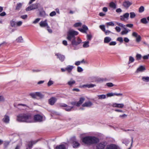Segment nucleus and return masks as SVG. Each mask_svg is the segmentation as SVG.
I'll use <instances>...</instances> for the list:
<instances>
[{
	"label": "nucleus",
	"instance_id": "nucleus-57",
	"mask_svg": "<svg viewBox=\"0 0 149 149\" xmlns=\"http://www.w3.org/2000/svg\"><path fill=\"white\" fill-rule=\"evenodd\" d=\"M40 20V19L39 18H38L36 19L34 21H33V23L34 24H36Z\"/></svg>",
	"mask_w": 149,
	"mask_h": 149
},
{
	"label": "nucleus",
	"instance_id": "nucleus-53",
	"mask_svg": "<svg viewBox=\"0 0 149 149\" xmlns=\"http://www.w3.org/2000/svg\"><path fill=\"white\" fill-rule=\"evenodd\" d=\"M82 28L83 30L85 31V32L86 33V31L88 29L87 27L85 25H83L82 26Z\"/></svg>",
	"mask_w": 149,
	"mask_h": 149
},
{
	"label": "nucleus",
	"instance_id": "nucleus-33",
	"mask_svg": "<svg viewBox=\"0 0 149 149\" xmlns=\"http://www.w3.org/2000/svg\"><path fill=\"white\" fill-rule=\"evenodd\" d=\"M75 83V81L74 80L72 79L70 81H68V84L69 85L71 86H72L73 84H74Z\"/></svg>",
	"mask_w": 149,
	"mask_h": 149
},
{
	"label": "nucleus",
	"instance_id": "nucleus-20",
	"mask_svg": "<svg viewBox=\"0 0 149 149\" xmlns=\"http://www.w3.org/2000/svg\"><path fill=\"white\" fill-rule=\"evenodd\" d=\"M93 103L91 101L86 102L82 105L83 107H89L93 105Z\"/></svg>",
	"mask_w": 149,
	"mask_h": 149
},
{
	"label": "nucleus",
	"instance_id": "nucleus-8",
	"mask_svg": "<svg viewBox=\"0 0 149 149\" xmlns=\"http://www.w3.org/2000/svg\"><path fill=\"white\" fill-rule=\"evenodd\" d=\"M129 14L127 13L124 14L123 15L120 16V19L123 21L125 22L129 19Z\"/></svg>",
	"mask_w": 149,
	"mask_h": 149
},
{
	"label": "nucleus",
	"instance_id": "nucleus-15",
	"mask_svg": "<svg viewBox=\"0 0 149 149\" xmlns=\"http://www.w3.org/2000/svg\"><path fill=\"white\" fill-rule=\"evenodd\" d=\"M2 121L4 123L8 124L9 123L10 121V117L9 116L6 115L4 116V117L2 120Z\"/></svg>",
	"mask_w": 149,
	"mask_h": 149
},
{
	"label": "nucleus",
	"instance_id": "nucleus-42",
	"mask_svg": "<svg viewBox=\"0 0 149 149\" xmlns=\"http://www.w3.org/2000/svg\"><path fill=\"white\" fill-rule=\"evenodd\" d=\"M10 25L12 27H14L16 25V23L13 20H12L10 22Z\"/></svg>",
	"mask_w": 149,
	"mask_h": 149
},
{
	"label": "nucleus",
	"instance_id": "nucleus-50",
	"mask_svg": "<svg viewBox=\"0 0 149 149\" xmlns=\"http://www.w3.org/2000/svg\"><path fill=\"white\" fill-rule=\"evenodd\" d=\"M100 28L103 31H105V26L104 25H101L100 26Z\"/></svg>",
	"mask_w": 149,
	"mask_h": 149
},
{
	"label": "nucleus",
	"instance_id": "nucleus-21",
	"mask_svg": "<svg viewBox=\"0 0 149 149\" xmlns=\"http://www.w3.org/2000/svg\"><path fill=\"white\" fill-rule=\"evenodd\" d=\"M95 86H96L95 84H92L84 85L82 86V87L84 88H93Z\"/></svg>",
	"mask_w": 149,
	"mask_h": 149
},
{
	"label": "nucleus",
	"instance_id": "nucleus-51",
	"mask_svg": "<svg viewBox=\"0 0 149 149\" xmlns=\"http://www.w3.org/2000/svg\"><path fill=\"white\" fill-rule=\"evenodd\" d=\"M117 40L120 42L121 43H122L123 42V38L121 37H119L117 39Z\"/></svg>",
	"mask_w": 149,
	"mask_h": 149
},
{
	"label": "nucleus",
	"instance_id": "nucleus-28",
	"mask_svg": "<svg viewBox=\"0 0 149 149\" xmlns=\"http://www.w3.org/2000/svg\"><path fill=\"white\" fill-rule=\"evenodd\" d=\"M83 47L84 48H87L89 47V41L84 42H83Z\"/></svg>",
	"mask_w": 149,
	"mask_h": 149
},
{
	"label": "nucleus",
	"instance_id": "nucleus-46",
	"mask_svg": "<svg viewBox=\"0 0 149 149\" xmlns=\"http://www.w3.org/2000/svg\"><path fill=\"white\" fill-rule=\"evenodd\" d=\"M144 8L143 6H141L139 9V12L140 13H142L144 11Z\"/></svg>",
	"mask_w": 149,
	"mask_h": 149
},
{
	"label": "nucleus",
	"instance_id": "nucleus-64",
	"mask_svg": "<svg viewBox=\"0 0 149 149\" xmlns=\"http://www.w3.org/2000/svg\"><path fill=\"white\" fill-rule=\"evenodd\" d=\"M149 57V54L147 55L144 56H143V58L144 60L148 59Z\"/></svg>",
	"mask_w": 149,
	"mask_h": 149
},
{
	"label": "nucleus",
	"instance_id": "nucleus-6",
	"mask_svg": "<svg viewBox=\"0 0 149 149\" xmlns=\"http://www.w3.org/2000/svg\"><path fill=\"white\" fill-rule=\"evenodd\" d=\"M82 42L81 40L79 37H77L76 39H74L72 41L71 43L73 46H77L80 44Z\"/></svg>",
	"mask_w": 149,
	"mask_h": 149
},
{
	"label": "nucleus",
	"instance_id": "nucleus-1",
	"mask_svg": "<svg viewBox=\"0 0 149 149\" xmlns=\"http://www.w3.org/2000/svg\"><path fill=\"white\" fill-rule=\"evenodd\" d=\"M17 120L19 122L31 123L33 121V119L29 114H21L17 116Z\"/></svg>",
	"mask_w": 149,
	"mask_h": 149
},
{
	"label": "nucleus",
	"instance_id": "nucleus-62",
	"mask_svg": "<svg viewBox=\"0 0 149 149\" xmlns=\"http://www.w3.org/2000/svg\"><path fill=\"white\" fill-rule=\"evenodd\" d=\"M22 22L21 21H19L16 23V24L18 26H20L22 25Z\"/></svg>",
	"mask_w": 149,
	"mask_h": 149
},
{
	"label": "nucleus",
	"instance_id": "nucleus-19",
	"mask_svg": "<svg viewBox=\"0 0 149 149\" xmlns=\"http://www.w3.org/2000/svg\"><path fill=\"white\" fill-rule=\"evenodd\" d=\"M145 67L142 65L140 66L136 70V73H139L140 72H142L145 70Z\"/></svg>",
	"mask_w": 149,
	"mask_h": 149
},
{
	"label": "nucleus",
	"instance_id": "nucleus-48",
	"mask_svg": "<svg viewBox=\"0 0 149 149\" xmlns=\"http://www.w3.org/2000/svg\"><path fill=\"white\" fill-rule=\"evenodd\" d=\"M106 96H107V97H110L111 96H113L114 95V94L113 93H109L107 94L106 95Z\"/></svg>",
	"mask_w": 149,
	"mask_h": 149
},
{
	"label": "nucleus",
	"instance_id": "nucleus-26",
	"mask_svg": "<svg viewBox=\"0 0 149 149\" xmlns=\"http://www.w3.org/2000/svg\"><path fill=\"white\" fill-rule=\"evenodd\" d=\"M22 3H17L16 5L15 10H19L22 7Z\"/></svg>",
	"mask_w": 149,
	"mask_h": 149
},
{
	"label": "nucleus",
	"instance_id": "nucleus-52",
	"mask_svg": "<svg viewBox=\"0 0 149 149\" xmlns=\"http://www.w3.org/2000/svg\"><path fill=\"white\" fill-rule=\"evenodd\" d=\"M56 14V12L54 11H53L52 12H51L49 14V15L51 17H53Z\"/></svg>",
	"mask_w": 149,
	"mask_h": 149
},
{
	"label": "nucleus",
	"instance_id": "nucleus-39",
	"mask_svg": "<svg viewBox=\"0 0 149 149\" xmlns=\"http://www.w3.org/2000/svg\"><path fill=\"white\" fill-rule=\"evenodd\" d=\"M16 40L18 42H22L23 41V39L22 36H20L18 37L17 39Z\"/></svg>",
	"mask_w": 149,
	"mask_h": 149
},
{
	"label": "nucleus",
	"instance_id": "nucleus-34",
	"mask_svg": "<svg viewBox=\"0 0 149 149\" xmlns=\"http://www.w3.org/2000/svg\"><path fill=\"white\" fill-rule=\"evenodd\" d=\"M98 97L99 99H103L106 98V95H98Z\"/></svg>",
	"mask_w": 149,
	"mask_h": 149
},
{
	"label": "nucleus",
	"instance_id": "nucleus-32",
	"mask_svg": "<svg viewBox=\"0 0 149 149\" xmlns=\"http://www.w3.org/2000/svg\"><path fill=\"white\" fill-rule=\"evenodd\" d=\"M140 22L141 23L144 24H146L148 23L146 18L145 17L141 19L140 20Z\"/></svg>",
	"mask_w": 149,
	"mask_h": 149
},
{
	"label": "nucleus",
	"instance_id": "nucleus-16",
	"mask_svg": "<svg viewBox=\"0 0 149 149\" xmlns=\"http://www.w3.org/2000/svg\"><path fill=\"white\" fill-rule=\"evenodd\" d=\"M56 99L55 97H52L49 100V103L51 105H53L56 101Z\"/></svg>",
	"mask_w": 149,
	"mask_h": 149
},
{
	"label": "nucleus",
	"instance_id": "nucleus-55",
	"mask_svg": "<svg viewBox=\"0 0 149 149\" xmlns=\"http://www.w3.org/2000/svg\"><path fill=\"white\" fill-rule=\"evenodd\" d=\"M115 29L116 31L118 32H119L121 31L120 28L118 26H116L115 28Z\"/></svg>",
	"mask_w": 149,
	"mask_h": 149
},
{
	"label": "nucleus",
	"instance_id": "nucleus-63",
	"mask_svg": "<svg viewBox=\"0 0 149 149\" xmlns=\"http://www.w3.org/2000/svg\"><path fill=\"white\" fill-rule=\"evenodd\" d=\"M127 115L125 114H124L122 115H120L119 116V117L122 118V119H123L125 118H126L127 117Z\"/></svg>",
	"mask_w": 149,
	"mask_h": 149
},
{
	"label": "nucleus",
	"instance_id": "nucleus-30",
	"mask_svg": "<svg viewBox=\"0 0 149 149\" xmlns=\"http://www.w3.org/2000/svg\"><path fill=\"white\" fill-rule=\"evenodd\" d=\"M37 141H33L29 142L28 144V146L29 148H31L32 147L33 145L36 143Z\"/></svg>",
	"mask_w": 149,
	"mask_h": 149
},
{
	"label": "nucleus",
	"instance_id": "nucleus-9",
	"mask_svg": "<svg viewBox=\"0 0 149 149\" xmlns=\"http://www.w3.org/2000/svg\"><path fill=\"white\" fill-rule=\"evenodd\" d=\"M132 36L136 38V41L137 42H139L141 41V37L140 35H138L137 33L136 32H133L132 33Z\"/></svg>",
	"mask_w": 149,
	"mask_h": 149
},
{
	"label": "nucleus",
	"instance_id": "nucleus-58",
	"mask_svg": "<svg viewBox=\"0 0 149 149\" xmlns=\"http://www.w3.org/2000/svg\"><path fill=\"white\" fill-rule=\"evenodd\" d=\"M77 71L78 72H81L83 71V69L81 67L78 66L77 68Z\"/></svg>",
	"mask_w": 149,
	"mask_h": 149
},
{
	"label": "nucleus",
	"instance_id": "nucleus-54",
	"mask_svg": "<svg viewBox=\"0 0 149 149\" xmlns=\"http://www.w3.org/2000/svg\"><path fill=\"white\" fill-rule=\"evenodd\" d=\"M121 34L122 35H126L127 34L126 30L124 29V30L122 31L121 32Z\"/></svg>",
	"mask_w": 149,
	"mask_h": 149
},
{
	"label": "nucleus",
	"instance_id": "nucleus-49",
	"mask_svg": "<svg viewBox=\"0 0 149 149\" xmlns=\"http://www.w3.org/2000/svg\"><path fill=\"white\" fill-rule=\"evenodd\" d=\"M92 38V36L91 34H88L87 35V38L88 41H90Z\"/></svg>",
	"mask_w": 149,
	"mask_h": 149
},
{
	"label": "nucleus",
	"instance_id": "nucleus-2",
	"mask_svg": "<svg viewBox=\"0 0 149 149\" xmlns=\"http://www.w3.org/2000/svg\"><path fill=\"white\" fill-rule=\"evenodd\" d=\"M82 142L88 145L96 144L99 142V139L95 136H87L84 137L82 140Z\"/></svg>",
	"mask_w": 149,
	"mask_h": 149
},
{
	"label": "nucleus",
	"instance_id": "nucleus-27",
	"mask_svg": "<svg viewBox=\"0 0 149 149\" xmlns=\"http://www.w3.org/2000/svg\"><path fill=\"white\" fill-rule=\"evenodd\" d=\"M111 40V38L109 37H106L104 38V43H108Z\"/></svg>",
	"mask_w": 149,
	"mask_h": 149
},
{
	"label": "nucleus",
	"instance_id": "nucleus-14",
	"mask_svg": "<svg viewBox=\"0 0 149 149\" xmlns=\"http://www.w3.org/2000/svg\"><path fill=\"white\" fill-rule=\"evenodd\" d=\"M117 24L119 26L123 28L124 29L126 30L127 33H128L130 31V30L129 29L126 28L125 27V25L119 22H116Z\"/></svg>",
	"mask_w": 149,
	"mask_h": 149
},
{
	"label": "nucleus",
	"instance_id": "nucleus-61",
	"mask_svg": "<svg viewBox=\"0 0 149 149\" xmlns=\"http://www.w3.org/2000/svg\"><path fill=\"white\" fill-rule=\"evenodd\" d=\"M53 84V82L52 81L50 80L47 83V85L49 86L52 85Z\"/></svg>",
	"mask_w": 149,
	"mask_h": 149
},
{
	"label": "nucleus",
	"instance_id": "nucleus-43",
	"mask_svg": "<svg viewBox=\"0 0 149 149\" xmlns=\"http://www.w3.org/2000/svg\"><path fill=\"white\" fill-rule=\"evenodd\" d=\"M36 96H38L39 97L41 98H42L44 96L41 93L38 92H36Z\"/></svg>",
	"mask_w": 149,
	"mask_h": 149
},
{
	"label": "nucleus",
	"instance_id": "nucleus-18",
	"mask_svg": "<svg viewBox=\"0 0 149 149\" xmlns=\"http://www.w3.org/2000/svg\"><path fill=\"white\" fill-rule=\"evenodd\" d=\"M132 3L129 1H125L123 2V5L126 8H128L131 5Z\"/></svg>",
	"mask_w": 149,
	"mask_h": 149
},
{
	"label": "nucleus",
	"instance_id": "nucleus-4",
	"mask_svg": "<svg viewBox=\"0 0 149 149\" xmlns=\"http://www.w3.org/2000/svg\"><path fill=\"white\" fill-rule=\"evenodd\" d=\"M78 34V32L73 30H69L67 33V39L69 41L75 38V36Z\"/></svg>",
	"mask_w": 149,
	"mask_h": 149
},
{
	"label": "nucleus",
	"instance_id": "nucleus-11",
	"mask_svg": "<svg viewBox=\"0 0 149 149\" xmlns=\"http://www.w3.org/2000/svg\"><path fill=\"white\" fill-rule=\"evenodd\" d=\"M106 149H120L118 146L115 145L111 144L108 145L106 148Z\"/></svg>",
	"mask_w": 149,
	"mask_h": 149
},
{
	"label": "nucleus",
	"instance_id": "nucleus-5",
	"mask_svg": "<svg viewBox=\"0 0 149 149\" xmlns=\"http://www.w3.org/2000/svg\"><path fill=\"white\" fill-rule=\"evenodd\" d=\"M72 141V146L74 148H78L80 146V144L77 141L75 136H73L71 139Z\"/></svg>",
	"mask_w": 149,
	"mask_h": 149
},
{
	"label": "nucleus",
	"instance_id": "nucleus-7",
	"mask_svg": "<svg viewBox=\"0 0 149 149\" xmlns=\"http://www.w3.org/2000/svg\"><path fill=\"white\" fill-rule=\"evenodd\" d=\"M55 55L57 56V58L62 62L65 59V56L59 53H55Z\"/></svg>",
	"mask_w": 149,
	"mask_h": 149
},
{
	"label": "nucleus",
	"instance_id": "nucleus-47",
	"mask_svg": "<svg viewBox=\"0 0 149 149\" xmlns=\"http://www.w3.org/2000/svg\"><path fill=\"white\" fill-rule=\"evenodd\" d=\"M107 86L109 87H112L114 86V85L112 83H107L106 84Z\"/></svg>",
	"mask_w": 149,
	"mask_h": 149
},
{
	"label": "nucleus",
	"instance_id": "nucleus-36",
	"mask_svg": "<svg viewBox=\"0 0 149 149\" xmlns=\"http://www.w3.org/2000/svg\"><path fill=\"white\" fill-rule=\"evenodd\" d=\"M122 142L123 143L125 144L126 146H127V144H129V141L127 139H123L122 140Z\"/></svg>",
	"mask_w": 149,
	"mask_h": 149
},
{
	"label": "nucleus",
	"instance_id": "nucleus-38",
	"mask_svg": "<svg viewBox=\"0 0 149 149\" xmlns=\"http://www.w3.org/2000/svg\"><path fill=\"white\" fill-rule=\"evenodd\" d=\"M29 95L33 98H36V92L30 93Z\"/></svg>",
	"mask_w": 149,
	"mask_h": 149
},
{
	"label": "nucleus",
	"instance_id": "nucleus-3",
	"mask_svg": "<svg viewBox=\"0 0 149 149\" xmlns=\"http://www.w3.org/2000/svg\"><path fill=\"white\" fill-rule=\"evenodd\" d=\"M36 9L42 10V6L39 3H36L28 6L26 8V10L28 11Z\"/></svg>",
	"mask_w": 149,
	"mask_h": 149
},
{
	"label": "nucleus",
	"instance_id": "nucleus-22",
	"mask_svg": "<svg viewBox=\"0 0 149 149\" xmlns=\"http://www.w3.org/2000/svg\"><path fill=\"white\" fill-rule=\"evenodd\" d=\"M74 68V66L72 65H68L66 68V70L68 72H70L72 69Z\"/></svg>",
	"mask_w": 149,
	"mask_h": 149
},
{
	"label": "nucleus",
	"instance_id": "nucleus-40",
	"mask_svg": "<svg viewBox=\"0 0 149 149\" xmlns=\"http://www.w3.org/2000/svg\"><path fill=\"white\" fill-rule=\"evenodd\" d=\"M107 26L108 27L109 26H114V24L112 22H107L106 23Z\"/></svg>",
	"mask_w": 149,
	"mask_h": 149
},
{
	"label": "nucleus",
	"instance_id": "nucleus-59",
	"mask_svg": "<svg viewBox=\"0 0 149 149\" xmlns=\"http://www.w3.org/2000/svg\"><path fill=\"white\" fill-rule=\"evenodd\" d=\"M125 27L132 28L133 27V24H127L125 25Z\"/></svg>",
	"mask_w": 149,
	"mask_h": 149
},
{
	"label": "nucleus",
	"instance_id": "nucleus-56",
	"mask_svg": "<svg viewBox=\"0 0 149 149\" xmlns=\"http://www.w3.org/2000/svg\"><path fill=\"white\" fill-rule=\"evenodd\" d=\"M141 55L140 54H137L136 56V58L137 60H140L141 57Z\"/></svg>",
	"mask_w": 149,
	"mask_h": 149
},
{
	"label": "nucleus",
	"instance_id": "nucleus-60",
	"mask_svg": "<svg viewBox=\"0 0 149 149\" xmlns=\"http://www.w3.org/2000/svg\"><path fill=\"white\" fill-rule=\"evenodd\" d=\"M5 100V98L2 95L0 96V102H4Z\"/></svg>",
	"mask_w": 149,
	"mask_h": 149
},
{
	"label": "nucleus",
	"instance_id": "nucleus-24",
	"mask_svg": "<svg viewBox=\"0 0 149 149\" xmlns=\"http://www.w3.org/2000/svg\"><path fill=\"white\" fill-rule=\"evenodd\" d=\"M38 10L40 12V15L42 17H44L45 16V12L43 8L42 7V10Z\"/></svg>",
	"mask_w": 149,
	"mask_h": 149
},
{
	"label": "nucleus",
	"instance_id": "nucleus-17",
	"mask_svg": "<svg viewBox=\"0 0 149 149\" xmlns=\"http://www.w3.org/2000/svg\"><path fill=\"white\" fill-rule=\"evenodd\" d=\"M112 106L113 107H118L119 108H123L124 105L123 104H117L116 103H113L112 105Z\"/></svg>",
	"mask_w": 149,
	"mask_h": 149
},
{
	"label": "nucleus",
	"instance_id": "nucleus-44",
	"mask_svg": "<svg viewBox=\"0 0 149 149\" xmlns=\"http://www.w3.org/2000/svg\"><path fill=\"white\" fill-rule=\"evenodd\" d=\"M81 25V22H77L75 23L73 25L74 27H76L80 26Z\"/></svg>",
	"mask_w": 149,
	"mask_h": 149
},
{
	"label": "nucleus",
	"instance_id": "nucleus-29",
	"mask_svg": "<svg viewBox=\"0 0 149 149\" xmlns=\"http://www.w3.org/2000/svg\"><path fill=\"white\" fill-rule=\"evenodd\" d=\"M56 149H66V148L65 145L62 144L57 146Z\"/></svg>",
	"mask_w": 149,
	"mask_h": 149
},
{
	"label": "nucleus",
	"instance_id": "nucleus-10",
	"mask_svg": "<svg viewBox=\"0 0 149 149\" xmlns=\"http://www.w3.org/2000/svg\"><path fill=\"white\" fill-rule=\"evenodd\" d=\"M105 146V143H100L97 145L96 149H104Z\"/></svg>",
	"mask_w": 149,
	"mask_h": 149
},
{
	"label": "nucleus",
	"instance_id": "nucleus-31",
	"mask_svg": "<svg viewBox=\"0 0 149 149\" xmlns=\"http://www.w3.org/2000/svg\"><path fill=\"white\" fill-rule=\"evenodd\" d=\"M135 60V59L132 56H130L129 57V61L127 63L129 64L131 63H133Z\"/></svg>",
	"mask_w": 149,
	"mask_h": 149
},
{
	"label": "nucleus",
	"instance_id": "nucleus-35",
	"mask_svg": "<svg viewBox=\"0 0 149 149\" xmlns=\"http://www.w3.org/2000/svg\"><path fill=\"white\" fill-rule=\"evenodd\" d=\"M142 80L143 81L148 82L149 81V77H142Z\"/></svg>",
	"mask_w": 149,
	"mask_h": 149
},
{
	"label": "nucleus",
	"instance_id": "nucleus-45",
	"mask_svg": "<svg viewBox=\"0 0 149 149\" xmlns=\"http://www.w3.org/2000/svg\"><path fill=\"white\" fill-rule=\"evenodd\" d=\"M66 107H67L65 109L66 111H70L73 108V107H70V106H67Z\"/></svg>",
	"mask_w": 149,
	"mask_h": 149
},
{
	"label": "nucleus",
	"instance_id": "nucleus-25",
	"mask_svg": "<svg viewBox=\"0 0 149 149\" xmlns=\"http://www.w3.org/2000/svg\"><path fill=\"white\" fill-rule=\"evenodd\" d=\"M109 6L114 9H116V3H114L113 2H111L109 5Z\"/></svg>",
	"mask_w": 149,
	"mask_h": 149
},
{
	"label": "nucleus",
	"instance_id": "nucleus-41",
	"mask_svg": "<svg viewBox=\"0 0 149 149\" xmlns=\"http://www.w3.org/2000/svg\"><path fill=\"white\" fill-rule=\"evenodd\" d=\"M130 18L131 19L134 18L136 16V15L133 12H130Z\"/></svg>",
	"mask_w": 149,
	"mask_h": 149
},
{
	"label": "nucleus",
	"instance_id": "nucleus-13",
	"mask_svg": "<svg viewBox=\"0 0 149 149\" xmlns=\"http://www.w3.org/2000/svg\"><path fill=\"white\" fill-rule=\"evenodd\" d=\"M47 19H45L44 21H41L40 23V25L41 27H45L47 26V28H49L48 24L47 22Z\"/></svg>",
	"mask_w": 149,
	"mask_h": 149
},
{
	"label": "nucleus",
	"instance_id": "nucleus-37",
	"mask_svg": "<svg viewBox=\"0 0 149 149\" xmlns=\"http://www.w3.org/2000/svg\"><path fill=\"white\" fill-rule=\"evenodd\" d=\"M107 79L106 78H100L97 79V81L99 82H102L104 81H107Z\"/></svg>",
	"mask_w": 149,
	"mask_h": 149
},
{
	"label": "nucleus",
	"instance_id": "nucleus-23",
	"mask_svg": "<svg viewBox=\"0 0 149 149\" xmlns=\"http://www.w3.org/2000/svg\"><path fill=\"white\" fill-rule=\"evenodd\" d=\"M85 100V98L84 97H81L80 98L79 101L77 102V107H79L81 104Z\"/></svg>",
	"mask_w": 149,
	"mask_h": 149
},
{
	"label": "nucleus",
	"instance_id": "nucleus-12",
	"mask_svg": "<svg viewBox=\"0 0 149 149\" xmlns=\"http://www.w3.org/2000/svg\"><path fill=\"white\" fill-rule=\"evenodd\" d=\"M42 116L39 115H36L34 116V120L38 122H41L42 120Z\"/></svg>",
	"mask_w": 149,
	"mask_h": 149
}]
</instances>
